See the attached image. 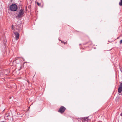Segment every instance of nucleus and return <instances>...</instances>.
Here are the masks:
<instances>
[{"mask_svg": "<svg viewBox=\"0 0 122 122\" xmlns=\"http://www.w3.org/2000/svg\"><path fill=\"white\" fill-rule=\"evenodd\" d=\"M122 43V40H121L120 41V43L121 44Z\"/></svg>", "mask_w": 122, "mask_h": 122, "instance_id": "9b49d317", "label": "nucleus"}, {"mask_svg": "<svg viewBox=\"0 0 122 122\" xmlns=\"http://www.w3.org/2000/svg\"><path fill=\"white\" fill-rule=\"evenodd\" d=\"M119 38V37H118V38H117V39H118V38Z\"/></svg>", "mask_w": 122, "mask_h": 122, "instance_id": "6ab92c4d", "label": "nucleus"}, {"mask_svg": "<svg viewBox=\"0 0 122 122\" xmlns=\"http://www.w3.org/2000/svg\"><path fill=\"white\" fill-rule=\"evenodd\" d=\"M11 98H12L11 97H10V99H11Z\"/></svg>", "mask_w": 122, "mask_h": 122, "instance_id": "f3484780", "label": "nucleus"}, {"mask_svg": "<svg viewBox=\"0 0 122 122\" xmlns=\"http://www.w3.org/2000/svg\"><path fill=\"white\" fill-rule=\"evenodd\" d=\"M6 41V40H5V43Z\"/></svg>", "mask_w": 122, "mask_h": 122, "instance_id": "a211bd4d", "label": "nucleus"}, {"mask_svg": "<svg viewBox=\"0 0 122 122\" xmlns=\"http://www.w3.org/2000/svg\"><path fill=\"white\" fill-rule=\"evenodd\" d=\"M24 13V11L23 9H21L19 11V14L18 15V17L19 18L23 17Z\"/></svg>", "mask_w": 122, "mask_h": 122, "instance_id": "f03ea898", "label": "nucleus"}, {"mask_svg": "<svg viewBox=\"0 0 122 122\" xmlns=\"http://www.w3.org/2000/svg\"><path fill=\"white\" fill-rule=\"evenodd\" d=\"M30 108V107H28V108L29 109Z\"/></svg>", "mask_w": 122, "mask_h": 122, "instance_id": "aec40b11", "label": "nucleus"}, {"mask_svg": "<svg viewBox=\"0 0 122 122\" xmlns=\"http://www.w3.org/2000/svg\"><path fill=\"white\" fill-rule=\"evenodd\" d=\"M14 33L15 36V39L16 40H18L19 38V34L16 32H14Z\"/></svg>", "mask_w": 122, "mask_h": 122, "instance_id": "20e7f679", "label": "nucleus"}, {"mask_svg": "<svg viewBox=\"0 0 122 122\" xmlns=\"http://www.w3.org/2000/svg\"><path fill=\"white\" fill-rule=\"evenodd\" d=\"M122 91V88L119 87L118 90V92L119 93H120Z\"/></svg>", "mask_w": 122, "mask_h": 122, "instance_id": "423d86ee", "label": "nucleus"}, {"mask_svg": "<svg viewBox=\"0 0 122 122\" xmlns=\"http://www.w3.org/2000/svg\"><path fill=\"white\" fill-rule=\"evenodd\" d=\"M9 8L11 11H15L17 10L18 7L17 5L15 4H12L9 6Z\"/></svg>", "mask_w": 122, "mask_h": 122, "instance_id": "f257e3e1", "label": "nucleus"}, {"mask_svg": "<svg viewBox=\"0 0 122 122\" xmlns=\"http://www.w3.org/2000/svg\"><path fill=\"white\" fill-rule=\"evenodd\" d=\"M59 40L61 41V42L62 43H64L65 44L66 43H67V42H64L62 41H61V40Z\"/></svg>", "mask_w": 122, "mask_h": 122, "instance_id": "1a4fd4ad", "label": "nucleus"}, {"mask_svg": "<svg viewBox=\"0 0 122 122\" xmlns=\"http://www.w3.org/2000/svg\"><path fill=\"white\" fill-rule=\"evenodd\" d=\"M119 87L122 88V83L120 84Z\"/></svg>", "mask_w": 122, "mask_h": 122, "instance_id": "9d476101", "label": "nucleus"}, {"mask_svg": "<svg viewBox=\"0 0 122 122\" xmlns=\"http://www.w3.org/2000/svg\"><path fill=\"white\" fill-rule=\"evenodd\" d=\"M88 117H87L84 118V119L83 120V121L84 122V121H88Z\"/></svg>", "mask_w": 122, "mask_h": 122, "instance_id": "0eeeda50", "label": "nucleus"}, {"mask_svg": "<svg viewBox=\"0 0 122 122\" xmlns=\"http://www.w3.org/2000/svg\"><path fill=\"white\" fill-rule=\"evenodd\" d=\"M66 109V108L64 106H62L60 107L58 112L61 113H62L64 112Z\"/></svg>", "mask_w": 122, "mask_h": 122, "instance_id": "7ed1b4c3", "label": "nucleus"}, {"mask_svg": "<svg viewBox=\"0 0 122 122\" xmlns=\"http://www.w3.org/2000/svg\"><path fill=\"white\" fill-rule=\"evenodd\" d=\"M120 69L121 72L122 73V67L121 68H120Z\"/></svg>", "mask_w": 122, "mask_h": 122, "instance_id": "4468645a", "label": "nucleus"}, {"mask_svg": "<svg viewBox=\"0 0 122 122\" xmlns=\"http://www.w3.org/2000/svg\"><path fill=\"white\" fill-rule=\"evenodd\" d=\"M16 58L15 59V60H17L18 58Z\"/></svg>", "mask_w": 122, "mask_h": 122, "instance_id": "2eb2a0df", "label": "nucleus"}, {"mask_svg": "<svg viewBox=\"0 0 122 122\" xmlns=\"http://www.w3.org/2000/svg\"><path fill=\"white\" fill-rule=\"evenodd\" d=\"M120 115L121 116H122V112L120 114Z\"/></svg>", "mask_w": 122, "mask_h": 122, "instance_id": "dca6fc26", "label": "nucleus"}, {"mask_svg": "<svg viewBox=\"0 0 122 122\" xmlns=\"http://www.w3.org/2000/svg\"><path fill=\"white\" fill-rule=\"evenodd\" d=\"M37 4L38 5V6H39L40 5V4L38 2H37Z\"/></svg>", "mask_w": 122, "mask_h": 122, "instance_id": "ddd939ff", "label": "nucleus"}, {"mask_svg": "<svg viewBox=\"0 0 122 122\" xmlns=\"http://www.w3.org/2000/svg\"><path fill=\"white\" fill-rule=\"evenodd\" d=\"M119 5L120 6L122 5V0H120V1L119 3Z\"/></svg>", "mask_w": 122, "mask_h": 122, "instance_id": "6e6552de", "label": "nucleus"}, {"mask_svg": "<svg viewBox=\"0 0 122 122\" xmlns=\"http://www.w3.org/2000/svg\"><path fill=\"white\" fill-rule=\"evenodd\" d=\"M10 72V71L9 69H7L4 71L5 74L6 75H8V74Z\"/></svg>", "mask_w": 122, "mask_h": 122, "instance_id": "39448f33", "label": "nucleus"}, {"mask_svg": "<svg viewBox=\"0 0 122 122\" xmlns=\"http://www.w3.org/2000/svg\"><path fill=\"white\" fill-rule=\"evenodd\" d=\"M13 27H14V25H12V30L13 29Z\"/></svg>", "mask_w": 122, "mask_h": 122, "instance_id": "f8f14e48", "label": "nucleus"}]
</instances>
